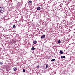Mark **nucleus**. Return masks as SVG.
<instances>
[{
	"mask_svg": "<svg viewBox=\"0 0 75 75\" xmlns=\"http://www.w3.org/2000/svg\"><path fill=\"white\" fill-rule=\"evenodd\" d=\"M45 0V1H47V0Z\"/></svg>",
	"mask_w": 75,
	"mask_h": 75,
	"instance_id": "obj_21",
	"label": "nucleus"
},
{
	"mask_svg": "<svg viewBox=\"0 0 75 75\" xmlns=\"http://www.w3.org/2000/svg\"><path fill=\"white\" fill-rule=\"evenodd\" d=\"M13 70H14V71H16L17 70V68H13Z\"/></svg>",
	"mask_w": 75,
	"mask_h": 75,
	"instance_id": "obj_8",
	"label": "nucleus"
},
{
	"mask_svg": "<svg viewBox=\"0 0 75 75\" xmlns=\"http://www.w3.org/2000/svg\"><path fill=\"white\" fill-rule=\"evenodd\" d=\"M45 37V35H43L42 36L41 38L43 39Z\"/></svg>",
	"mask_w": 75,
	"mask_h": 75,
	"instance_id": "obj_3",
	"label": "nucleus"
},
{
	"mask_svg": "<svg viewBox=\"0 0 75 75\" xmlns=\"http://www.w3.org/2000/svg\"><path fill=\"white\" fill-rule=\"evenodd\" d=\"M55 59H52V60H51V61H55Z\"/></svg>",
	"mask_w": 75,
	"mask_h": 75,
	"instance_id": "obj_10",
	"label": "nucleus"
},
{
	"mask_svg": "<svg viewBox=\"0 0 75 75\" xmlns=\"http://www.w3.org/2000/svg\"><path fill=\"white\" fill-rule=\"evenodd\" d=\"M16 27V25H13V28H15Z\"/></svg>",
	"mask_w": 75,
	"mask_h": 75,
	"instance_id": "obj_11",
	"label": "nucleus"
},
{
	"mask_svg": "<svg viewBox=\"0 0 75 75\" xmlns=\"http://www.w3.org/2000/svg\"><path fill=\"white\" fill-rule=\"evenodd\" d=\"M37 67H38V68H39V67H40V66H37Z\"/></svg>",
	"mask_w": 75,
	"mask_h": 75,
	"instance_id": "obj_19",
	"label": "nucleus"
},
{
	"mask_svg": "<svg viewBox=\"0 0 75 75\" xmlns=\"http://www.w3.org/2000/svg\"><path fill=\"white\" fill-rule=\"evenodd\" d=\"M9 16H11V15H9L8 16V17H9Z\"/></svg>",
	"mask_w": 75,
	"mask_h": 75,
	"instance_id": "obj_20",
	"label": "nucleus"
},
{
	"mask_svg": "<svg viewBox=\"0 0 75 75\" xmlns=\"http://www.w3.org/2000/svg\"><path fill=\"white\" fill-rule=\"evenodd\" d=\"M61 58H62H62H63V56H61Z\"/></svg>",
	"mask_w": 75,
	"mask_h": 75,
	"instance_id": "obj_17",
	"label": "nucleus"
},
{
	"mask_svg": "<svg viewBox=\"0 0 75 75\" xmlns=\"http://www.w3.org/2000/svg\"><path fill=\"white\" fill-rule=\"evenodd\" d=\"M33 44H36L37 43V42L36 40H35L33 42Z\"/></svg>",
	"mask_w": 75,
	"mask_h": 75,
	"instance_id": "obj_4",
	"label": "nucleus"
},
{
	"mask_svg": "<svg viewBox=\"0 0 75 75\" xmlns=\"http://www.w3.org/2000/svg\"><path fill=\"white\" fill-rule=\"evenodd\" d=\"M37 10H41V8L39 6L37 8Z\"/></svg>",
	"mask_w": 75,
	"mask_h": 75,
	"instance_id": "obj_5",
	"label": "nucleus"
},
{
	"mask_svg": "<svg viewBox=\"0 0 75 75\" xmlns=\"http://www.w3.org/2000/svg\"><path fill=\"white\" fill-rule=\"evenodd\" d=\"M31 2H32V1H29L28 3L30 4L31 3Z\"/></svg>",
	"mask_w": 75,
	"mask_h": 75,
	"instance_id": "obj_13",
	"label": "nucleus"
},
{
	"mask_svg": "<svg viewBox=\"0 0 75 75\" xmlns=\"http://www.w3.org/2000/svg\"><path fill=\"white\" fill-rule=\"evenodd\" d=\"M64 53V52L62 51L61 50H60L59 52V54H62Z\"/></svg>",
	"mask_w": 75,
	"mask_h": 75,
	"instance_id": "obj_6",
	"label": "nucleus"
},
{
	"mask_svg": "<svg viewBox=\"0 0 75 75\" xmlns=\"http://www.w3.org/2000/svg\"><path fill=\"white\" fill-rule=\"evenodd\" d=\"M23 3V1L22 0H21V3L18 2L17 5L16 6L17 8H20L21 7V6H22Z\"/></svg>",
	"mask_w": 75,
	"mask_h": 75,
	"instance_id": "obj_1",
	"label": "nucleus"
},
{
	"mask_svg": "<svg viewBox=\"0 0 75 75\" xmlns=\"http://www.w3.org/2000/svg\"><path fill=\"white\" fill-rule=\"evenodd\" d=\"M23 72H25V69H23Z\"/></svg>",
	"mask_w": 75,
	"mask_h": 75,
	"instance_id": "obj_16",
	"label": "nucleus"
},
{
	"mask_svg": "<svg viewBox=\"0 0 75 75\" xmlns=\"http://www.w3.org/2000/svg\"><path fill=\"white\" fill-rule=\"evenodd\" d=\"M48 64H46V68H48Z\"/></svg>",
	"mask_w": 75,
	"mask_h": 75,
	"instance_id": "obj_12",
	"label": "nucleus"
},
{
	"mask_svg": "<svg viewBox=\"0 0 75 75\" xmlns=\"http://www.w3.org/2000/svg\"><path fill=\"white\" fill-rule=\"evenodd\" d=\"M58 43V44H60V43H61V40H59L57 42Z\"/></svg>",
	"mask_w": 75,
	"mask_h": 75,
	"instance_id": "obj_7",
	"label": "nucleus"
},
{
	"mask_svg": "<svg viewBox=\"0 0 75 75\" xmlns=\"http://www.w3.org/2000/svg\"><path fill=\"white\" fill-rule=\"evenodd\" d=\"M31 50H35V48L34 47H32Z\"/></svg>",
	"mask_w": 75,
	"mask_h": 75,
	"instance_id": "obj_9",
	"label": "nucleus"
},
{
	"mask_svg": "<svg viewBox=\"0 0 75 75\" xmlns=\"http://www.w3.org/2000/svg\"><path fill=\"white\" fill-rule=\"evenodd\" d=\"M0 65H3V63L2 62H0Z\"/></svg>",
	"mask_w": 75,
	"mask_h": 75,
	"instance_id": "obj_14",
	"label": "nucleus"
},
{
	"mask_svg": "<svg viewBox=\"0 0 75 75\" xmlns=\"http://www.w3.org/2000/svg\"><path fill=\"white\" fill-rule=\"evenodd\" d=\"M4 11V8L3 7H0V13H3Z\"/></svg>",
	"mask_w": 75,
	"mask_h": 75,
	"instance_id": "obj_2",
	"label": "nucleus"
},
{
	"mask_svg": "<svg viewBox=\"0 0 75 75\" xmlns=\"http://www.w3.org/2000/svg\"><path fill=\"white\" fill-rule=\"evenodd\" d=\"M46 72H47V71H46V70H45L44 71V73H46Z\"/></svg>",
	"mask_w": 75,
	"mask_h": 75,
	"instance_id": "obj_15",
	"label": "nucleus"
},
{
	"mask_svg": "<svg viewBox=\"0 0 75 75\" xmlns=\"http://www.w3.org/2000/svg\"><path fill=\"white\" fill-rule=\"evenodd\" d=\"M63 58H64V59L65 58V56H64L63 57Z\"/></svg>",
	"mask_w": 75,
	"mask_h": 75,
	"instance_id": "obj_18",
	"label": "nucleus"
}]
</instances>
